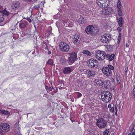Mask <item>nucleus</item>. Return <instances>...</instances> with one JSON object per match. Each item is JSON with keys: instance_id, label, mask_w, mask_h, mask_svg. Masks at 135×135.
Listing matches in <instances>:
<instances>
[{"instance_id": "obj_1", "label": "nucleus", "mask_w": 135, "mask_h": 135, "mask_svg": "<svg viewBox=\"0 0 135 135\" xmlns=\"http://www.w3.org/2000/svg\"><path fill=\"white\" fill-rule=\"evenodd\" d=\"M114 67L112 66L109 65L108 66L104 67L102 69L103 73L105 76H110L112 74V70H114Z\"/></svg>"}, {"instance_id": "obj_2", "label": "nucleus", "mask_w": 135, "mask_h": 135, "mask_svg": "<svg viewBox=\"0 0 135 135\" xmlns=\"http://www.w3.org/2000/svg\"><path fill=\"white\" fill-rule=\"evenodd\" d=\"M60 50L63 52H67L70 49V45L67 43L64 42H61L59 44Z\"/></svg>"}, {"instance_id": "obj_3", "label": "nucleus", "mask_w": 135, "mask_h": 135, "mask_svg": "<svg viewBox=\"0 0 135 135\" xmlns=\"http://www.w3.org/2000/svg\"><path fill=\"white\" fill-rule=\"evenodd\" d=\"M87 64L89 67L96 68L98 66V63L96 59L91 58L88 61Z\"/></svg>"}, {"instance_id": "obj_4", "label": "nucleus", "mask_w": 135, "mask_h": 135, "mask_svg": "<svg viewBox=\"0 0 135 135\" xmlns=\"http://www.w3.org/2000/svg\"><path fill=\"white\" fill-rule=\"evenodd\" d=\"M111 97L110 93L108 91L105 92L101 95V99L104 102H108L110 100Z\"/></svg>"}, {"instance_id": "obj_5", "label": "nucleus", "mask_w": 135, "mask_h": 135, "mask_svg": "<svg viewBox=\"0 0 135 135\" xmlns=\"http://www.w3.org/2000/svg\"><path fill=\"white\" fill-rule=\"evenodd\" d=\"M96 54V58L98 60H103L105 59V53L104 51L98 50L97 51Z\"/></svg>"}, {"instance_id": "obj_6", "label": "nucleus", "mask_w": 135, "mask_h": 135, "mask_svg": "<svg viewBox=\"0 0 135 135\" xmlns=\"http://www.w3.org/2000/svg\"><path fill=\"white\" fill-rule=\"evenodd\" d=\"M107 124V122L103 119H99L97 120V125L100 128L105 127Z\"/></svg>"}, {"instance_id": "obj_7", "label": "nucleus", "mask_w": 135, "mask_h": 135, "mask_svg": "<svg viewBox=\"0 0 135 135\" xmlns=\"http://www.w3.org/2000/svg\"><path fill=\"white\" fill-rule=\"evenodd\" d=\"M70 56L69 57V60L70 62L73 63L77 59V54L75 52H72L69 54Z\"/></svg>"}, {"instance_id": "obj_8", "label": "nucleus", "mask_w": 135, "mask_h": 135, "mask_svg": "<svg viewBox=\"0 0 135 135\" xmlns=\"http://www.w3.org/2000/svg\"><path fill=\"white\" fill-rule=\"evenodd\" d=\"M109 35L104 34L101 36L100 40L103 43H108L110 40V37Z\"/></svg>"}, {"instance_id": "obj_9", "label": "nucleus", "mask_w": 135, "mask_h": 135, "mask_svg": "<svg viewBox=\"0 0 135 135\" xmlns=\"http://www.w3.org/2000/svg\"><path fill=\"white\" fill-rule=\"evenodd\" d=\"M0 129L3 132H7L10 130V127L8 124L4 123L1 126Z\"/></svg>"}, {"instance_id": "obj_10", "label": "nucleus", "mask_w": 135, "mask_h": 135, "mask_svg": "<svg viewBox=\"0 0 135 135\" xmlns=\"http://www.w3.org/2000/svg\"><path fill=\"white\" fill-rule=\"evenodd\" d=\"M94 28L92 25H89L87 26L85 28V32L88 34H90L94 32Z\"/></svg>"}, {"instance_id": "obj_11", "label": "nucleus", "mask_w": 135, "mask_h": 135, "mask_svg": "<svg viewBox=\"0 0 135 135\" xmlns=\"http://www.w3.org/2000/svg\"><path fill=\"white\" fill-rule=\"evenodd\" d=\"M113 11L112 9L110 7H106L103 9V13L106 15H109L111 14Z\"/></svg>"}, {"instance_id": "obj_12", "label": "nucleus", "mask_w": 135, "mask_h": 135, "mask_svg": "<svg viewBox=\"0 0 135 135\" xmlns=\"http://www.w3.org/2000/svg\"><path fill=\"white\" fill-rule=\"evenodd\" d=\"M72 41L74 44L76 45H77L80 42V37L78 34L73 36Z\"/></svg>"}, {"instance_id": "obj_13", "label": "nucleus", "mask_w": 135, "mask_h": 135, "mask_svg": "<svg viewBox=\"0 0 135 135\" xmlns=\"http://www.w3.org/2000/svg\"><path fill=\"white\" fill-rule=\"evenodd\" d=\"M20 3L19 1H15L12 3L11 5L12 8L14 9H18L20 6Z\"/></svg>"}, {"instance_id": "obj_14", "label": "nucleus", "mask_w": 135, "mask_h": 135, "mask_svg": "<svg viewBox=\"0 0 135 135\" xmlns=\"http://www.w3.org/2000/svg\"><path fill=\"white\" fill-rule=\"evenodd\" d=\"M95 85L97 86H102L103 84V81L99 79H95L94 81Z\"/></svg>"}, {"instance_id": "obj_15", "label": "nucleus", "mask_w": 135, "mask_h": 135, "mask_svg": "<svg viewBox=\"0 0 135 135\" xmlns=\"http://www.w3.org/2000/svg\"><path fill=\"white\" fill-rule=\"evenodd\" d=\"M111 85V83L109 80H105L103 81V84L102 87L105 88H108Z\"/></svg>"}, {"instance_id": "obj_16", "label": "nucleus", "mask_w": 135, "mask_h": 135, "mask_svg": "<svg viewBox=\"0 0 135 135\" xmlns=\"http://www.w3.org/2000/svg\"><path fill=\"white\" fill-rule=\"evenodd\" d=\"M73 70L72 68L71 67H66L63 70V72L65 74H68Z\"/></svg>"}, {"instance_id": "obj_17", "label": "nucleus", "mask_w": 135, "mask_h": 135, "mask_svg": "<svg viewBox=\"0 0 135 135\" xmlns=\"http://www.w3.org/2000/svg\"><path fill=\"white\" fill-rule=\"evenodd\" d=\"M86 73L88 76L89 78L93 77L95 75V71L93 70H87Z\"/></svg>"}, {"instance_id": "obj_18", "label": "nucleus", "mask_w": 135, "mask_h": 135, "mask_svg": "<svg viewBox=\"0 0 135 135\" xmlns=\"http://www.w3.org/2000/svg\"><path fill=\"white\" fill-rule=\"evenodd\" d=\"M105 0H97L96 2L97 5L100 7L103 8V5L105 4Z\"/></svg>"}, {"instance_id": "obj_19", "label": "nucleus", "mask_w": 135, "mask_h": 135, "mask_svg": "<svg viewBox=\"0 0 135 135\" xmlns=\"http://www.w3.org/2000/svg\"><path fill=\"white\" fill-rule=\"evenodd\" d=\"M63 22L64 25L67 27H72L73 25L72 23H69V22L67 21V20H63Z\"/></svg>"}, {"instance_id": "obj_20", "label": "nucleus", "mask_w": 135, "mask_h": 135, "mask_svg": "<svg viewBox=\"0 0 135 135\" xmlns=\"http://www.w3.org/2000/svg\"><path fill=\"white\" fill-rule=\"evenodd\" d=\"M78 22L80 24H83L86 23V20L84 19L82 17H81L79 18Z\"/></svg>"}, {"instance_id": "obj_21", "label": "nucleus", "mask_w": 135, "mask_h": 135, "mask_svg": "<svg viewBox=\"0 0 135 135\" xmlns=\"http://www.w3.org/2000/svg\"><path fill=\"white\" fill-rule=\"evenodd\" d=\"M123 20L121 17H120L118 21V24L119 26L120 27H122L123 24Z\"/></svg>"}, {"instance_id": "obj_22", "label": "nucleus", "mask_w": 135, "mask_h": 135, "mask_svg": "<svg viewBox=\"0 0 135 135\" xmlns=\"http://www.w3.org/2000/svg\"><path fill=\"white\" fill-rule=\"evenodd\" d=\"M0 112L3 114L7 115H10V113L6 110H0Z\"/></svg>"}, {"instance_id": "obj_23", "label": "nucleus", "mask_w": 135, "mask_h": 135, "mask_svg": "<svg viewBox=\"0 0 135 135\" xmlns=\"http://www.w3.org/2000/svg\"><path fill=\"white\" fill-rule=\"evenodd\" d=\"M83 54H85L86 55L88 56H91V53L89 51L87 50H84L82 52Z\"/></svg>"}, {"instance_id": "obj_24", "label": "nucleus", "mask_w": 135, "mask_h": 135, "mask_svg": "<svg viewBox=\"0 0 135 135\" xmlns=\"http://www.w3.org/2000/svg\"><path fill=\"white\" fill-rule=\"evenodd\" d=\"M117 6L118 9H120L122 6L121 3L119 0H118V2L117 3Z\"/></svg>"}, {"instance_id": "obj_25", "label": "nucleus", "mask_w": 135, "mask_h": 135, "mask_svg": "<svg viewBox=\"0 0 135 135\" xmlns=\"http://www.w3.org/2000/svg\"><path fill=\"white\" fill-rule=\"evenodd\" d=\"M116 81H117V83L118 84H119L120 82V77L118 75H117L116 76Z\"/></svg>"}, {"instance_id": "obj_26", "label": "nucleus", "mask_w": 135, "mask_h": 135, "mask_svg": "<svg viewBox=\"0 0 135 135\" xmlns=\"http://www.w3.org/2000/svg\"><path fill=\"white\" fill-rule=\"evenodd\" d=\"M109 132V129H106L103 132V135H108Z\"/></svg>"}, {"instance_id": "obj_27", "label": "nucleus", "mask_w": 135, "mask_h": 135, "mask_svg": "<svg viewBox=\"0 0 135 135\" xmlns=\"http://www.w3.org/2000/svg\"><path fill=\"white\" fill-rule=\"evenodd\" d=\"M118 15L120 17L122 15V12L121 9H118Z\"/></svg>"}, {"instance_id": "obj_28", "label": "nucleus", "mask_w": 135, "mask_h": 135, "mask_svg": "<svg viewBox=\"0 0 135 135\" xmlns=\"http://www.w3.org/2000/svg\"><path fill=\"white\" fill-rule=\"evenodd\" d=\"M114 55L113 54H112L109 56V60L110 61H112L114 59Z\"/></svg>"}, {"instance_id": "obj_29", "label": "nucleus", "mask_w": 135, "mask_h": 135, "mask_svg": "<svg viewBox=\"0 0 135 135\" xmlns=\"http://www.w3.org/2000/svg\"><path fill=\"white\" fill-rule=\"evenodd\" d=\"M121 33L120 32H119V35H118V41H117V43L118 44L119 43L120 41L121 37Z\"/></svg>"}, {"instance_id": "obj_30", "label": "nucleus", "mask_w": 135, "mask_h": 135, "mask_svg": "<svg viewBox=\"0 0 135 135\" xmlns=\"http://www.w3.org/2000/svg\"><path fill=\"white\" fill-rule=\"evenodd\" d=\"M19 26L21 28H25L26 26V25L25 23L22 22L20 24Z\"/></svg>"}, {"instance_id": "obj_31", "label": "nucleus", "mask_w": 135, "mask_h": 135, "mask_svg": "<svg viewBox=\"0 0 135 135\" xmlns=\"http://www.w3.org/2000/svg\"><path fill=\"white\" fill-rule=\"evenodd\" d=\"M47 63L49 64L52 65L54 62L52 59H50L48 61Z\"/></svg>"}, {"instance_id": "obj_32", "label": "nucleus", "mask_w": 135, "mask_h": 135, "mask_svg": "<svg viewBox=\"0 0 135 135\" xmlns=\"http://www.w3.org/2000/svg\"><path fill=\"white\" fill-rule=\"evenodd\" d=\"M2 12L3 14L6 16L8 15V12L6 10H3L2 11Z\"/></svg>"}, {"instance_id": "obj_33", "label": "nucleus", "mask_w": 135, "mask_h": 135, "mask_svg": "<svg viewBox=\"0 0 135 135\" xmlns=\"http://www.w3.org/2000/svg\"><path fill=\"white\" fill-rule=\"evenodd\" d=\"M75 94L76 95H77L78 98L81 97L82 95L79 92H78L76 93Z\"/></svg>"}, {"instance_id": "obj_34", "label": "nucleus", "mask_w": 135, "mask_h": 135, "mask_svg": "<svg viewBox=\"0 0 135 135\" xmlns=\"http://www.w3.org/2000/svg\"><path fill=\"white\" fill-rule=\"evenodd\" d=\"M4 20V18L3 16H0V23L2 22Z\"/></svg>"}, {"instance_id": "obj_35", "label": "nucleus", "mask_w": 135, "mask_h": 135, "mask_svg": "<svg viewBox=\"0 0 135 135\" xmlns=\"http://www.w3.org/2000/svg\"><path fill=\"white\" fill-rule=\"evenodd\" d=\"M109 110L110 111L112 112L113 113L114 111V108L113 107V106L111 108L109 109Z\"/></svg>"}, {"instance_id": "obj_36", "label": "nucleus", "mask_w": 135, "mask_h": 135, "mask_svg": "<svg viewBox=\"0 0 135 135\" xmlns=\"http://www.w3.org/2000/svg\"><path fill=\"white\" fill-rule=\"evenodd\" d=\"M120 27V26H119L117 28V30L119 32H120L121 31V27Z\"/></svg>"}, {"instance_id": "obj_37", "label": "nucleus", "mask_w": 135, "mask_h": 135, "mask_svg": "<svg viewBox=\"0 0 135 135\" xmlns=\"http://www.w3.org/2000/svg\"><path fill=\"white\" fill-rule=\"evenodd\" d=\"M113 106V105L112 104H109L108 105V107L109 109L111 108Z\"/></svg>"}, {"instance_id": "obj_38", "label": "nucleus", "mask_w": 135, "mask_h": 135, "mask_svg": "<svg viewBox=\"0 0 135 135\" xmlns=\"http://www.w3.org/2000/svg\"><path fill=\"white\" fill-rule=\"evenodd\" d=\"M132 97L134 98H135V91H133Z\"/></svg>"}, {"instance_id": "obj_39", "label": "nucleus", "mask_w": 135, "mask_h": 135, "mask_svg": "<svg viewBox=\"0 0 135 135\" xmlns=\"http://www.w3.org/2000/svg\"><path fill=\"white\" fill-rule=\"evenodd\" d=\"M110 80H111V81L112 83H114L115 81L114 79L112 78H110Z\"/></svg>"}, {"instance_id": "obj_40", "label": "nucleus", "mask_w": 135, "mask_h": 135, "mask_svg": "<svg viewBox=\"0 0 135 135\" xmlns=\"http://www.w3.org/2000/svg\"><path fill=\"white\" fill-rule=\"evenodd\" d=\"M27 20L30 22H31L32 21L29 18H27Z\"/></svg>"}, {"instance_id": "obj_41", "label": "nucleus", "mask_w": 135, "mask_h": 135, "mask_svg": "<svg viewBox=\"0 0 135 135\" xmlns=\"http://www.w3.org/2000/svg\"><path fill=\"white\" fill-rule=\"evenodd\" d=\"M19 122H18L16 123L15 125V127H17L18 128V126H19Z\"/></svg>"}, {"instance_id": "obj_42", "label": "nucleus", "mask_w": 135, "mask_h": 135, "mask_svg": "<svg viewBox=\"0 0 135 135\" xmlns=\"http://www.w3.org/2000/svg\"><path fill=\"white\" fill-rule=\"evenodd\" d=\"M46 90H47V91H48V90H50V91H52V88H51V87H49L48 89H46Z\"/></svg>"}, {"instance_id": "obj_43", "label": "nucleus", "mask_w": 135, "mask_h": 135, "mask_svg": "<svg viewBox=\"0 0 135 135\" xmlns=\"http://www.w3.org/2000/svg\"><path fill=\"white\" fill-rule=\"evenodd\" d=\"M126 45L127 47H128L129 46V45L128 43H126Z\"/></svg>"}, {"instance_id": "obj_44", "label": "nucleus", "mask_w": 135, "mask_h": 135, "mask_svg": "<svg viewBox=\"0 0 135 135\" xmlns=\"http://www.w3.org/2000/svg\"><path fill=\"white\" fill-rule=\"evenodd\" d=\"M117 107H115V114L116 115L117 114Z\"/></svg>"}, {"instance_id": "obj_45", "label": "nucleus", "mask_w": 135, "mask_h": 135, "mask_svg": "<svg viewBox=\"0 0 135 135\" xmlns=\"http://www.w3.org/2000/svg\"><path fill=\"white\" fill-rule=\"evenodd\" d=\"M128 135H135L134 133H132V134L129 133L128 134Z\"/></svg>"}, {"instance_id": "obj_46", "label": "nucleus", "mask_w": 135, "mask_h": 135, "mask_svg": "<svg viewBox=\"0 0 135 135\" xmlns=\"http://www.w3.org/2000/svg\"><path fill=\"white\" fill-rule=\"evenodd\" d=\"M133 91H135V84L134 85V87L133 90Z\"/></svg>"}, {"instance_id": "obj_47", "label": "nucleus", "mask_w": 135, "mask_h": 135, "mask_svg": "<svg viewBox=\"0 0 135 135\" xmlns=\"http://www.w3.org/2000/svg\"><path fill=\"white\" fill-rule=\"evenodd\" d=\"M31 1H32V0H26V1H28V2Z\"/></svg>"}, {"instance_id": "obj_48", "label": "nucleus", "mask_w": 135, "mask_h": 135, "mask_svg": "<svg viewBox=\"0 0 135 135\" xmlns=\"http://www.w3.org/2000/svg\"><path fill=\"white\" fill-rule=\"evenodd\" d=\"M2 7L1 6H0V9H2Z\"/></svg>"}, {"instance_id": "obj_49", "label": "nucleus", "mask_w": 135, "mask_h": 135, "mask_svg": "<svg viewBox=\"0 0 135 135\" xmlns=\"http://www.w3.org/2000/svg\"><path fill=\"white\" fill-rule=\"evenodd\" d=\"M133 133H134V134L135 133V128L134 129V132Z\"/></svg>"}, {"instance_id": "obj_50", "label": "nucleus", "mask_w": 135, "mask_h": 135, "mask_svg": "<svg viewBox=\"0 0 135 135\" xmlns=\"http://www.w3.org/2000/svg\"><path fill=\"white\" fill-rule=\"evenodd\" d=\"M71 120V122H74L75 121L73 120Z\"/></svg>"}, {"instance_id": "obj_51", "label": "nucleus", "mask_w": 135, "mask_h": 135, "mask_svg": "<svg viewBox=\"0 0 135 135\" xmlns=\"http://www.w3.org/2000/svg\"><path fill=\"white\" fill-rule=\"evenodd\" d=\"M51 54V52H49V53H48V54Z\"/></svg>"}, {"instance_id": "obj_52", "label": "nucleus", "mask_w": 135, "mask_h": 135, "mask_svg": "<svg viewBox=\"0 0 135 135\" xmlns=\"http://www.w3.org/2000/svg\"><path fill=\"white\" fill-rule=\"evenodd\" d=\"M25 22L27 24V21H26Z\"/></svg>"}, {"instance_id": "obj_53", "label": "nucleus", "mask_w": 135, "mask_h": 135, "mask_svg": "<svg viewBox=\"0 0 135 135\" xmlns=\"http://www.w3.org/2000/svg\"><path fill=\"white\" fill-rule=\"evenodd\" d=\"M22 0L23 1H26V0Z\"/></svg>"}, {"instance_id": "obj_54", "label": "nucleus", "mask_w": 135, "mask_h": 135, "mask_svg": "<svg viewBox=\"0 0 135 135\" xmlns=\"http://www.w3.org/2000/svg\"><path fill=\"white\" fill-rule=\"evenodd\" d=\"M35 8L36 9H38V8H37V7H36Z\"/></svg>"}]
</instances>
